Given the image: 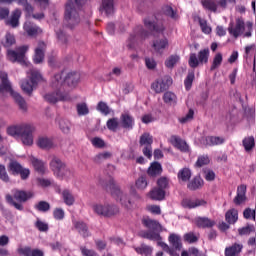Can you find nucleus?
<instances>
[{"mask_svg":"<svg viewBox=\"0 0 256 256\" xmlns=\"http://www.w3.org/2000/svg\"><path fill=\"white\" fill-rule=\"evenodd\" d=\"M209 55V48L200 50L198 57L196 53H191L188 60L189 67H191V69H197L200 65L209 63Z\"/></svg>","mask_w":256,"mask_h":256,"instance_id":"8","label":"nucleus"},{"mask_svg":"<svg viewBox=\"0 0 256 256\" xmlns=\"http://www.w3.org/2000/svg\"><path fill=\"white\" fill-rule=\"evenodd\" d=\"M63 81V72L56 74L52 79V89H56V91H61V87H63Z\"/></svg>","mask_w":256,"mask_h":256,"instance_id":"34","label":"nucleus"},{"mask_svg":"<svg viewBox=\"0 0 256 256\" xmlns=\"http://www.w3.org/2000/svg\"><path fill=\"white\" fill-rule=\"evenodd\" d=\"M33 197H35V194L31 191L15 189L13 196L11 194L6 195V203L17 209V211H23L25 209L23 203H27Z\"/></svg>","mask_w":256,"mask_h":256,"instance_id":"6","label":"nucleus"},{"mask_svg":"<svg viewBox=\"0 0 256 256\" xmlns=\"http://www.w3.org/2000/svg\"><path fill=\"white\" fill-rule=\"evenodd\" d=\"M197 19H198V23H199V25H200V27H201V29H202V32L203 33H206V35H209V33H211V27H209L208 25H207V20H205V19H202L201 17H197Z\"/></svg>","mask_w":256,"mask_h":256,"instance_id":"54","label":"nucleus"},{"mask_svg":"<svg viewBox=\"0 0 256 256\" xmlns=\"http://www.w3.org/2000/svg\"><path fill=\"white\" fill-rule=\"evenodd\" d=\"M172 85L173 78H171V76H164L152 83L151 87L155 93H164V91H167Z\"/></svg>","mask_w":256,"mask_h":256,"instance_id":"14","label":"nucleus"},{"mask_svg":"<svg viewBox=\"0 0 256 256\" xmlns=\"http://www.w3.org/2000/svg\"><path fill=\"white\" fill-rule=\"evenodd\" d=\"M29 47L21 46L15 50H8L7 55L9 61L12 63H20V65H27L25 62V53H27Z\"/></svg>","mask_w":256,"mask_h":256,"instance_id":"13","label":"nucleus"},{"mask_svg":"<svg viewBox=\"0 0 256 256\" xmlns=\"http://www.w3.org/2000/svg\"><path fill=\"white\" fill-rule=\"evenodd\" d=\"M179 63V55H171L166 61H165V66L168 69H173L175 65Z\"/></svg>","mask_w":256,"mask_h":256,"instance_id":"50","label":"nucleus"},{"mask_svg":"<svg viewBox=\"0 0 256 256\" xmlns=\"http://www.w3.org/2000/svg\"><path fill=\"white\" fill-rule=\"evenodd\" d=\"M21 9L16 8L11 15V18L6 21V25H10L13 29H15L19 25V19H21Z\"/></svg>","mask_w":256,"mask_h":256,"instance_id":"27","label":"nucleus"},{"mask_svg":"<svg viewBox=\"0 0 256 256\" xmlns=\"http://www.w3.org/2000/svg\"><path fill=\"white\" fill-rule=\"evenodd\" d=\"M59 127L61 131H63V133H69V131L71 130V122L67 120H60Z\"/></svg>","mask_w":256,"mask_h":256,"instance_id":"59","label":"nucleus"},{"mask_svg":"<svg viewBox=\"0 0 256 256\" xmlns=\"http://www.w3.org/2000/svg\"><path fill=\"white\" fill-rule=\"evenodd\" d=\"M56 35H57L58 41H60V43H62V45H67L68 36L65 33V31L60 29L59 31L56 32Z\"/></svg>","mask_w":256,"mask_h":256,"instance_id":"60","label":"nucleus"},{"mask_svg":"<svg viewBox=\"0 0 256 256\" xmlns=\"http://www.w3.org/2000/svg\"><path fill=\"white\" fill-rule=\"evenodd\" d=\"M163 101L166 105H177V95L171 91H167L163 95Z\"/></svg>","mask_w":256,"mask_h":256,"instance_id":"37","label":"nucleus"},{"mask_svg":"<svg viewBox=\"0 0 256 256\" xmlns=\"http://www.w3.org/2000/svg\"><path fill=\"white\" fill-rule=\"evenodd\" d=\"M225 219L229 225H235L239 219V212L235 208L230 209L226 212Z\"/></svg>","mask_w":256,"mask_h":256,"instance_id":"30","label":"nucleus"},{"mask_svg":"<svg viewBox=\"0 0 256 256\" xmlns=\"http://www.w3.org/2000/svg\"><path fill=\"white\" fill-rule=\"evenodd\" d=\"M47 49V44L43 41L38 42V46L35 48V54L33 61L36 65H39V63H43L45 60V51Z\"/></svg>","mask_w":256,"mask_h":256,"instance_id":"16","label":"nucleus"},{"mask_svg":"<svg viewBox=\"0 0 256 256\" xmlns=\"http://www.w3.org/2000/svg\"><path fill=\"white\" fill-rule=\"evenodd\" d=\"M80 80L81 74H79V72H69L64 78V83H66L68 87H77Z\"/></svg>","mask_w":256,"mask_h":256,"instance_id":"20","label":"nucleus"},{"mask_svg":"<svg viewBox=\"0 0 256 256\" xmlns=\"http://www.w3.org/2000/svg\"><path fill=\"white\" fill-rule=\"evenodd\" d=\"M242 143L245 151L249 153V151H252L253 147H255V138L253 136H249L244 138Z\"/></svg>","mask_w":256,"mask_h":256,"instance_id":"41","label":"nucleus"},{"mask_svg":"<svg viewBox=\"0 0 256 256\" xmlns=\"http://www.w3.org/2000/svg\"><path fill=\"white\" fill-rule=\"evenodd\" d=\"M170 143L176 147V149H179V151H183L186 153V151H189V145H187V142L181 139L177 136H172L170 139Z\"/></svg>","mask_w":256,"mask_h":256,"instance_id":"24","label":"nucleus"},{"mask_svg":"<svg viewBox=\"0 0 256 256\" xmlns=\"http://www.w3.org/2000/svg\"><path fill=\"white\" fill-rule=\"evenodd\" d=\"M136 187L141 190L146 189L147 188V177H145V176L139 177L136 181Z\"/></svg>","mask_w":256,"mask_h":256,"instance_id":"61","label":"nucleus"},{"mask_svg":"<svg viewBox=\"0 0 256 256\" xmlns=\"http://www.w3.org/2000/svg\"><path fill=\"white\" fill-rule=\"evenodd\" d=\"M142 225L148 229L141 230L138 235L142 239H149V241H161L163 238L159 234L161 231V224L157 220L151 218H143Z\"/></svg>","mask_w":256,"mask_h":256,"instance_id":"5","label":"nucleus"},{"mask_svg":"<svg viewBox=\"0 0 256 256\" xmlns=\"http://www.w3.org/2000/svg\"><path fill=\"white\" fill-rule=\"evenodd\" d=\"M0 81V93H10L11 97H13L15 103L18 105L20 111L27 113V102L25 101V98H23L21 94L13 91V87L9 81V75L6 72L0 71Z\"/></svg>","mask_w":256,"mask_h":256,"instance_id":"2","label":"nucleus"},{"mask_svg":"<svg viewBox=\"0 0 256 256\" xmlns=\"http://www.w3.org/2000/svg\"><path fill=\"white\" fill-rule=\"evenodd\" d=\"M207 205V201L204 199H196V200H191V199H183L182 200V207L185 209H195V207H205Z\"/></svg>","mask_w":256,"mask_h":256,"instance_id":"21","label":"nucleus"},{"mask_svg":"<svg viewBox=\"0 0 256 256\" xmlns=\"http://www.w3.org/2000/svg\"><path fill=\"white\" fill-rule=\"evenodd\" d=\"M152 47L156 53H160V55L169 47V40L166 37L161 39H157L153 41Z\"/></svg>","mask_w":256,"mask_h":256,"instance_id":"23","label":"nucleus"},{"mask_svg":"<svg viewBox=\"0 0 256 256\" xmlns=\"http://www.w3.org/2000/svg\"><path fill=\"white\" fill-rule=\"evenodd\" d=\"M102 187L107 193H110V195L116 200L121 203L126 209H129L131 207V199L127 196V194L123 193L121 191V187L117 185V182H115V178L109 177L108 180H105L102 183Z\"/></svg>","mask_w":256,"mask_h":256,"instance_id":"3","label":"nucleus"},{"mask_svg":"<svg viewBox=\"0 0 256 256\" xmlns=\"http://www.w3.org/2000/svg\"><path fill=\"white\" fill-rule=\"evenodd\" d=\"M201 145L205 147H211L214 145H223L225 143V138L219 136H203L200 139Z\"/></svg>","mask_w":256,"mask_h":256,"instance_id":"17","label":"nucleus"},{"mask_svg":"<svg viewBox=\"0 0 256 256\" xmlns=\"http://www.w3.org/2000/svg\"><path fill=\"white\" fill-rule=\"evenodd\" d=\"M120 121L123 129H133V116L129 114H122L120 117Z\"/></svg>","mask_w":256,"mask_h":256,"instance_id":"32","label":"nucleus"},{"mask_svg":"<svg viewBox=\"0 0 256 256\" xmlns=\"http://www.w3.org/2000/svg\"><path fill=\"white\" fill-rule=\"evenodd\" d=\"M134 249L138 255L149 256L153 253V248L151 246H147L146 244H141L139 247H135Z\"/></svg>","mask_w":256,"mask_h":256,"instance_id":"39","label":"nucleus"},{"mask_svg":"<svg viewBox=\"0 0 256 256\" xmlns=\"http://www.w3.org/2000/svg\"><path fill=\"white\" fill-rule=\"evenodd\" d=\"M144 26L154 37L156 35H165V25L163 22H159L157 20L151 19V18H145L144 19Z\"/></svg>","mask_w":256,"mask_h":256,"instance_id":"12","label":"nucleus"},{"mask_svg":"<svg viewBox=\"0 0 256 256\" xmlns=\"http://www.w3.org/2000/svg\"><path fill=\"white\" fill-rule=\"evenodd\" d=\"M44 99L47 103H50V105H55V103H59V101H71V96L62 94L61 90H55L45 94Z\"/></svg>","mask_w":256,"mask_h":256,"instance_id":"15","label":"nucleus"},{"mask_svg":"<svg viewBox=\"0 0 256 256\" xmlns=\"http://www.w3.org/2000/svg\"><path fill=\"white\" fill-rule=\"evenodd\" d=\"M79 9L75 0H67L64 11V25L66 29H75L79 23H81V16L79 15Z\"/></svg>","mask_w":256,"mask_h":256,"instance_id":"4","label":"nucleus"},{"mask_svg":"<svg viewBox=\"0 0 256 256\" xmlns=\"http://www.w3.org/2000/svg\"><path fill=\"white\" fill-rule=\"evenodd\" d=\"M0 180L4 183H9L11 181L9 174L7 173V168L3 164H0Z\"/></svg>","mask_w":256,"mask_h":256,"instance_id":"53","label":"nucleus"},{"mask_svg":"<svg viewBox=\"0 0 256 256\" xmlns=\"http://www.w3.org/2000/svg\"><path fill=\"white\" fill-rule=\"evenodd\" d=\"M74 227L78 231L79 235H81L84 239H87V237H91V232H89V226H87L85 222H75Z\"/></svg>","mask_w":256,"mask_h":256,"instance_id":"26","label":"nucleus"},{"mask_svg":"<svg viewBox=\"0 0 256 256\" xmlns=\"http://www.w3.org/2000/svg\"><path fill=\"white\" fill-rule=\"evenodd\" d=\"M139 145L140 147H150L153 145V136H151V134L149 133H143L140 136V140H139Z\"/></svg>","mask_w":256,"mask_h":256,"instance_id":"35","label":"nucleus"},{"mask_svg":"<svg viewBox=\"0 0 256 256\" xmlns=\"http://www.w3.org/2000/svg\"><path fill=\"white\" fill-rule=\"evenodd\" d=\"M50 169L58 179L63 180L71 177V170L67 167V164L62 162L57 156H52Z\"/></svg>","mask_w":256,"mask_h":256,"instance_id":"7","label":"nucleus"},{"mask_svg":"<svg viewBox=\"0 0 256 256\" xmlns=\"http://www.w3.org/2000/svg\"><path fill=\"white\" fill-rule=\"evenodd\" d=\"M242 250L243 245L234 243L232 246L225 248V256H239Z\"/></svg>","mask_w":256,"mask_h":256,"instance_id":"31","label":"nucleus"},{"mask_svg":"<svg viewBox=\"0 0 256 256\" xmlns=\"http://www.w3.org/2000/svg\"><path fill=\"white\" fill-rule=\"evenodd\" d=\"M33 87H35V85H33V83H31L29 80L24 81L21 85L22 91H24L26 95H29V97L33 95Z\"/></svg>","mask_w":256,"mask_h":256,"instance_id":"48","label":"nucleus"},{"mask_svg":"<svg viewBox=\"0 0 256 256\" xmlns=\"http://www.w3.org/2000/svg\"><path fill=\"white\" fill-rule=\"evenodd\" d=\"M169 242L176 249V251H181L183 244H181V237L177 234H171L169 236Z\"/></svg>","mask_w":256,"mask_h":256,"instance_id":"38","label":"nucleus"},{"mask_svg":"<svg viewBox=\"0 0 256 256\" xmlns=\"http://www.w3.org/2000/svg\"><path fill=\"white\" fill-rule=\"evenodd\" d=\"M178 179L186 183L191 179V170L189 168H183L178 172Z\"/></svg>","mask_w":256,"mask_h":256,"instance_id":"47","label":"nucleus"},{"mask_svg":"<svg viewBox=\"0 0 256 256\" xmlns=\"http://www.w3.org/2000/svg\"><path fill=\"white\" fill-rule=\"evenodd\" d=\"M106 125L109 131H113V133H115V131H117L119 128V120L117 118H110Z\"/></svg>","mask_w":256,"mask_h":256,"instance_id":"52","label":"nucleus"},{"mask_svg":"<svg viewBox=\"0 0 256 256\" xmlns=\"http://www.w3.org/2000/svg\"><path fill=\"white\" fill-rule=\"evenodd\" d=\"M97 110L100 111V113H102L103 115H109V113H111V109L109 108L107 103L103 101L98 103Z\"/></svg>","mask_w":256,"mask_h":256,"instance_id":"56","label":"nucleus"},{"mask_svg":"<svg viewBox=\"0 0 256 256\" xmlns=\"http://www.w3.org/2000/svg\"><path fill=\"white\" fill-rule=\"evenodd\" d=\"M196 225L201 229H211V227H215V221L207 217H198L196 220Z\"/></svg>","mask_w":256,"mask_h":256,"instance_id":"29","label":"nucleus"},{"mask_svg":"<svg viewBox=\"0 0 256 256\" xmlns=\"http://www.w3.org/2000/svg\"><path fill=\"white\" fill-rule=\"evenodd\" d=\"M150 197L154 201H163V199H165V190H163L161 188H154L150 192Z\"/></svg>","mask_w":256,"mask_h":256,"instance_id":"36","label":"nucleus"},{"mask_svg":"<svg viewBox=\"0 0 256 256\" xmlns=\"http://www.w3.org/2000/svg\"><path fill=\"white\" fill-rule=\"evenodd\" d=\"M246 193H247V186L245 184L238 186L237 195L233 200L235 205H241V203H245V201H247Z\"/></svg>","mask_w":256,"mask_h":256,"instance_id":"22","label":"nucleus"},{"mask_svg":"<svg viewBox=\"0 0 256 256\" xmlns=\"http://www.w3.org/2000/svg\"><path fill=\"white\" fill-rule=\"evenodd\" d=\"M244 30L245 22L241 18H238L236 20L235 28H233V24H230V26L228 27V33H230V35H233L235 39H237V37H239V35H241V33H243Z\"/></svg>","mask_w":256,"mask_h":256,"instance_id":"19","label":"nucleus"},{"mask_svg":"<svg viewBox=\"0 0 256 256\" xmlns=\"http://www.w3.org/2000/svg\"><path fill=\"white\" fill-rule=\"evenodd\" d=\"M80 251L83 256H99L95 250L87 249V247H80Z\"/></svg>","mask_w":256,"mask_h":256,"instance_id":"63","label":"nucleus"},{"mask_svg":"<svg viewBox=\"0 0 256 256\" xmlns=\"http://www.w3.org/2000/svg\"><path fill=\"white\" fill-rule=\"evenodd\" d=\"M30 81H31L32 85H37V83H39V81H43V76L41 75V73L39 71H32Z\"/></svg>","mask_w":256,"mask_h":256,"instance_id":"55","label":"nucleus"},{"mask_svg":"<svg viewBox=\"0 0 256 256\" xmlns=\"http://www.w3.org/2000/svg\"><path fill=\"white\" fill-rule=\"evenodd\" d=\"M35 209L37 211H41L42 213H47L51 209V204L47 201H40L35 205Z\"/></svg>","mask_w":256,"mask_h":256,"instance_id":"51","label":"nucleus"},{"mask_svg":"<svg viewBox=\"0 0 256 256\" xmlns=\"http://www.w3.org/2000/svg\"><path fill=\"white\" fill-rule=\"evenodd\" d=\"M18 253L23 256H31L33 249L29 246H25L24 248H18Z\"/></svg>","mask_w":256,"mask_h":256,"instance_id":"64","label":"nucleus"},{"mask_svg":"<svg viewBox=\"0 0 256 256\" xmlns=\"http://www.w3.org/2000/svg\"><path fill=\"white\" fill-rule=\"evenodd\" d=\"M8 172L14 177L20 175L22 181H27L31 175L29 168L23 167L17 160H11L7 166Z\"/></svg>","mask_w":256,"mask_h":256,"instance_id":"10","label":"nucleus"},{"mask_svg":"<svg viewBox=\"0 0 256 256\" xmlns=\"http://www.w3.org/2000/svg\"><path fill=\"white\" fill-rule=\"evenodd\" d=\"M163 173V167L161 166V163L155 161L150 164V167L147 170V174L149 177H159Z\"/></svg>","mask_w":256,"mask_h":256,"instance_id":"25","label":"nucleus"},{"mask_svg":"<svg viewBox=\"0 0 256 256\" xmlns=\"http://www.w3.org/2000/svg\"><path fill=\"white\" fill-rule=\"evenodd\" d=\"M63 201L66 205L71 206L73 203H75V197H73V194L69 190H64L62 192Z\"/></svg>","mask_w":256,"mask_h":256,"instance_id":"44","label":"nucleus"},{"mask_svg":"<svg viewBox=\"0 0 256 256\" xmlns=\"http://www.w3.org/2000/svg\"><path fill=\"white\" fill-rule=\"evenodd\" d=\"M162 11L166 15V17H170V19H173L174 21H177V19H179L177 11L173 10V7L171 6H164L162 8Z\"/></svg>","mask_w":256,"mask_h":256,"instance_id":"42","label":"nucleus"},{"mask_svg":"<svg viewBox=\"0 0 256 256\" xmlns=\"http://www.w3.org/2000/svg\"><path fill=\"white\" fill-rule=\"evenodd\" d=\"M7 134L14 139L21 138L23 145L31 147L33 145V133L35 126L29 124L12 125L7 128Z\"/></svg>","mask_w":256,"mask_h":256,"instance_id":"1","label":"nucleus"},{"mask_svg":"<svg viewBox=\"0 0 256 256\" xmlns=\"http://www.w3.org/2000/svg\"><path fill=\"white\" fill-rule=\"evenodd\" d=\"M190 191H197L203 187V179L201 176H195L187 185Z\"/></svg>","mask_w":256,"mask_h":256,"instance_id":"33","label":"nucleus"},{"mask_svg":"<svg viewBox=\"0 0 256 256\" xmlns=\"http://www.w3.org/2000/svg\"><path fill=\"white\" fill-rule=\"evenodd\" d=\"M32 165L37 173H40L41 175L45 173V164L43 163V161L37 158H32Z\"/></svg>","mask_w":256,"mask_h":256,"instance_id":"43","label":"nucleus"},{"mask_svg":"<svg viewBox=\"0 0 256 256\" xmlns=\"http://www.w3.org/2000/svg\"><path fill=\"white\" fill-rule=\"evenodd\" d=\"M76 110H77L79 117H81L83 115H89V107L87 106V103H85V102L78 103L76 105Z\"/></svg>","mask_w":256,"mask_h":256,"instance_id":"49","label":"nucleus"},{"mask_svg":"<svg viewBox=\"0 0 256 256\" xmlns=\"http://www.w3.org/2000/svg\"><path fill=\"white\" fill-rule=\"evenodd\" d=\"M24 30L29 35V37H35L39 33V27L33 26L31 23H28V24L26 23L24 25Z\"/></svg>","mask_w":256,"mask_h":256,"instance_id":"45","label":"nucleus"},{"mask_svg":"<svg viewBox=\"0 0 256 256\" xmlns=\"http://www.w3.org/2000/svg\"><path fill=\"white\" fill-rule=\"evenodd\" d=\"M157 186L158 189H162L163 191H165V189H169V179H167V177H160L157 180Z\"/></svg>","mask_w":256,"mask_h":256,"instance_id":"57","label":"nucleus"},{"mask_svg":"<svg viewBox=\"0 0 256 256\" xmlns=\"http://www.w3.org/2000/svg\"><path fill=\"white\" fill-rule=\"evenodd\" d=\"M93 209L97 215H100V217H117V215L121 213L119 206L115 204H96L94 205Z\"/></svg>","mask_w":256,"mask_h":256,"instance_id":"9","label":"nucleus"},{"mask_svg":"<svg viewBox=\"0 0 256 256\" xmlns=\"http://www.w3.org/2000/svg\"><path fill=\"white\" fill-rule=\"evenodd\" d=\"M193 81H195V72L194 71L188 72V75L184 80L186 91H191V87H193Z\"/></svg>","mask_w":256,"mask_h":256,"instance_id":"46","label":"nucleus"},{"mask_svg":"<svg viewBox=\"0 0 256 256\" xmlns=\"http://www.w3.org/2000/svg\"><path fill=\"white\" fill-rule=\"evenodd\" d=\"M92 145H94L97 149H103V147H105V140L99 137H94L92 139Z\"/></svg>","mask_w":256,"mask_h":256,"instance_id":"62","label":"nucleus"},{"mask_svg":"<svg viewBox=\"0 0 256 256\" xmlns=\"http://www.w3.org/2000/svg\"><path fill=\"white\" fill-rule=\"evenodd\" d=\"M150 33L149 30H145L143 26H136L133 30V33L130 34L128 39L129 43L127 45L128 49H135V43L139 41V39H147Z\"/></svg>","mask_w":256,"mask_h":256,"instance_id":"11","label":"nucleus"},{"mask_svg":"<svg viewBox=\"0 0 256 256\" xmlns=\"http://www.w3.org/2000/svg\"><path fill=\"white\" fill-rule=\"evenodd\" d=\"M221 63H223V54L220 52L216 53L212 65L210 67V71H215V69H219L221 67Z\"/></svg>","mask_w":256,"mask_h":256,"instance_id":"40","label":"nucleus"},{"mask_svg":"<svg viewBox=\"0 0 256 256\" xmlns=\"http://www.w3.org/2000/svg\"><path fill=\"white\" fill-rule=\"evenodd\" d=\"M3 45L4 47H11L12 45H15V36L11 33H7Z\"/></svg>","mask_w":256,"mask_h":256,"instance_id":"58","label":"nucleus"},{"mask_svg":"<svg viewBox=\"0 0 256 256\" xmlns=\"http://www.w3.org/2000/svg\"><path fill=\"white\" fill-rule=\"evenodd\" d=\"M99 11L105 13L106 17L113 15L115 13V0H102Z\"/></svg>","mask_w":256,"mask_h":256,"instance_id":"18","label":"nucleus"},{"mask_svg":"<svg viewBox=\"0 0 256 256\" xmlns=\"http://www.w3.org/2000/svg\"><path fill=\"white\" fill-rule=\"evenodd\" d=\"M37 146L40 149L48 151L49 149H53V140L46 136H39L37 140Z\"/></svg>","mask_w":256,"mask_h":256,"instance_id":"28","label":"nucleus"}]
</instances>
